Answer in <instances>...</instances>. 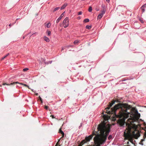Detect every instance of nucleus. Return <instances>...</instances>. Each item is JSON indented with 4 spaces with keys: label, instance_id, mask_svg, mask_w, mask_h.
Instances as JSON below:
<instances>
[{
    "label": "nucleus",
    "instance_id": "nucleus-23",
    "mask_svg": "<svg viewBox=\"0 0 146 146\" xmlns=\"http://www.w3.org/2000/svg\"><path fill=\"white\" fill-rule=\"evenodd\" d=\"M21 84L22 85H23L24 86H25L29 88V86L27 85L26 84H23V83H21Z\"/></svg>",
    "mask_w": 146,
    "mask_h": 146
},
{
    "label": "nucleus",
    "instance_id": "nucleus-38",
    "mask_svg": "<svg viewBox=\"0 0 146 146\" xmlns=\"http://www.w3.org/2000/svg\"><path fill=\"white\" fill-rule=\"evenodd\" d=\"M106 1L107 2H109L110 1V0H106Z\"/></svg>",
    "mask_w": 146,
    "mask_h": 146
},
{
    "label": "nucleus",
    "instance_id": "nucleus-19",
    "mask_svg": "<svg viewBox=\"0 0 146 146\" xmlns=\"http://www.w3.org/2000/svg\"><path fill=\"white\" fill-rule=\"evenodd\" d=\"M51 26V24L50 22L48 23L46 25V27L48 28H49Z\"/></svg>",
    "mask_w": 146,
    "mask_h": 146
},
{
    "label": "nucleus",
    "instance_id": "nucleus-43",
    "mask_svg": "<svg viewBox=\"0 0 146 146\" xmlns=\"http://www.w3.org/2000/svg\"><path fill=\"white\" fill-rule=\"evenodd\" d=\"M33 36V35H30V37H31V36Z\"/></svg>",
    "mask_w": 146,
    "mask_h": 146
},
{
    "label": "nucleus",
    "instance_id": "nucleus-32",
    "mask_svg": "<svg viewBox=\"0 0 146 146\" xmlns=\"http://www.w3.org/2000/svg\"><path fill=\"white\" fill-rule=\"evenodd\" d=\"M48 108V106H45L44 107V108L46 110H47Z\"/></svg>",
    "mask_w": 146,
    "mask_h": 146
},
{
    "label": "nucleus",
    "instance_id": "nucleus-39",
    "mask_svg": "<svg viewBox=\"0 0 146 146\" xmlns=\"http://www.w3.org/2000/svg\"><path fill=\"white\" fill-rule=\"evenodd\" d=\"M25 38V36H23V39H24Z\"/></svg>",
    "mask_w": 146,
    "mask_h": 146
},
{
    "label": "nucleus",
    "instance_id": "nucleus-4",
    "mask_svg": "<svg viewBox=\"0 0 146 146\" xmlns=\"http://www.w3.org/2000/svg\"><path fill=\"white\" fill-rule=\"evenodd\" d=\"M69 19L68 17H66L63 20V24L64 28H66L69 25Z\"/></svg>",
    "mask_w": 146,
    "mask_h": 146
},
{
    "label": "nucleus",
    "instance_id": "nucleus-18",
    "mask_svg": "<svg viewBox=\"0 0 146 146\" xmlns=\"http://www.w3.org/2000/svg\"><path fill=\"white\" fill-rule=\"evenodd\" d=\"M52 61H48V62L44 61V63L46 64H49V63L51 64L52 63Z\"/></svg>",
    "mask_w": 146,
    "mask_h": 146
},
{
    "label": "nucleus",
    "instance_id": "nucleus-31",
    "mask_svg": "<svg viewBox=\"0 0 146 146\" xmlns=\"http://www.w3.org/2000/svg\"><path fill=\"white\" fill-rule=\"evenodd\" d=\"M59 143L57 142L55 146H60V145H59Z\"/></svg>",
    "mask_w": 146,
    "mask_h": 146
},
{
    "label": "nucleus",
    "instance_id": "nucleus-22",
    "mask_svg": "<svg viewBox=\"0 0 146 146\" xmlns=\"http://www.w3.org/2000/svg\"><path fill=\"white\" fill-rule=\"evenodd\" d=\"M9 54V53L7 54L5 56L3 57L1 59L2 60H3L5 58H6L7 56H8Z\"/></svg>",
    "mask_w": 146,
    "mask_h": 146
},
{
    "label": "nucleus",
    "instance_id": "nucleus-37",
    "mask_svg": "<svg viewBox=\"0 0 146 146\" xmlns=\"http://www.w3.org/2000/svg\"><path fill=\"white\" fill-rule=\"evenodd\" d=\"M64 135H62V137H61L60 138L61 139L62 138H63L64 137Z\"/></svg>",
    "mask_w": 146,
    "mask_h": 146
},
{
    "label": "nucleus",
    "instance_id": "nucleus-27",
    "mask_svg": "<svg viewBox=\"0 0 146 146\" xmlns=\"http://www.w3.org/2000/svg\"><path fill=\"white\" fill-rule=\"evenodd\" d=\"M29 69V68H24L23 69V71H24V72H25V71H26L28 70Z\"/></svg>",
    "mask_w": 146,
    "mask_h": 146
},
{
    "label": "nucleus",
    "instance_id": "nucleus-33",
    "mask_svg": "<svg viewBox=\"0 0 146 146\" xmlns=\"http://www.w3.org/2000/svg\"><path fill=\"white\" fill-rule=\"evenodd\" d=\"M77 19H79H79H81V17H80V16H79V17H77Z\"/></svg>",
    "mask_w": 146,
    "mask_h": 146
},
{
    "label": "nucleus",
    "instance_id": "nucleus-24",
    "mask_svg": "<svg viewBox=\"0 0 146 146\" xmlns=\"http://www.w3.org/2000/svg\"><path fill=\"white\" fill-rule=\"evenodd\" d=\"M139 20L142 23H143L144 22V21H143L142 18H139Z\"/></svg>",
    "mask_w": 146,
    "mask_h": 146
},
{
    "label": "nucleus",
    "instance_id": "nucleus-34",
    "mask_svg": "<svg viewBox=\"0 0 146 146\" xmlns=\"http://www.w3.org/2000/svg\"><path fill=\"white\" fill-rule=\"evenodd\" d=\"M61 139V138H60V139H58V141L57 142L59 143Z\"/></svg>",
    "mask_w": 146,
    "mask_h": 146
},
{
    "label": "nucleus",
    "instance_id": "nucleus-29",
    "mask_svg": "<svg viewBox=\"0 0 146 146\" xmlns=\"http://www.w3.org/2000/svg\"><path fill=\"white\" fill-rule=\"evenodd\" d=\"M82 11H80L78 13V15H80L82 14Z\"/></svg>",
    "mask_w": 146,
    "mask_h": 146
},
{
    "label": "nucleus",
    "instance_id": "nucleus-21",
    "mask_svg": "<svg viewBox=\"0 0 146 146\" xmlns=\"http://www.w3.org/2000/svg\"><path fill=\"white\" fill-rule=\"evenodd\" d=\"M38 34V33L37 32H35V33H33L32 34V35H33V37H34L36 35Z\"/></svg>",
    "mask_w": 146,
    "mask_h": 146
},
{
    "label": "nucleus",
    "instance_id": "nucleus-45",
    "mask_svg": "<svg viewBox=\"0 0 146 146\" xmlns=\"http://www.w3.org/2000/svg\"><path fill=\"white\" fill-rule=\"evenodd\" d=\"M52 118H54V116H52Z\"/></svg>",
    "mask_w": 146,
    "mask_h": 146
},
{
    "label": "nucleus",
    "instance_id": "nucleus-2",
    "mask_svg": "<svg viewBox=\"0 0 146 146\" xmlns=\"http://www.w3.org/2000/svg\"><path fill=\"white\" fill-rule=\"evenodd\" d=\"M97 131H93L92 135L95 136L94 140L95 146H100L101 145L104 143L111 130V126L109 124H106L104 123H100L97 128Z\"/></svg>",
    "mask_w": 146,
    "mask_h": 146
},
{
    "label": "nucleus",
    "instance_id": "nucleus-46",
    "mask_svg": "<svg viewBox=\"0 0 146 146\" xmlns=\"http://www.w3.org/2000/svg\"><path fill=\"white\" fill-rule=\"evenodd\" d=\"M127 146H129V145H127Z\"/></svg>",
    "mask_w": 146,
    "mask_h": 146
},
{
    "label": "nucleus",
    "instance_id": "nucleus-17",
    "mask_svg": "<svg viewBox=\"0 0 146 146\" xmlns=\"http://www.w3.org/2000/svg\"><path fill=\"white\" fill-rule=\"evenodd\" d=\"M46 33H47V35L48 36H50L51 35V32L50 31L48 30H47L46 31Z\"/></svg>",
    "mask_w": 146,
    "mask_h": 146
},
{
    "label": "nucleus",
    "instance_id": "nucleus-30",
    "mask_svg": "<svg viewBox=\"0 0 146 146\" xmlns=\"http://www.w3.org/2000/svg\"><path fill=\"white\" fill-rule=\"evenodd\" d=\"M39 100L41 102V103L42 102V98L40 96L39 97Z\"/></svg>",
    "mask_w": 146,
    "mask_h": 146
},
{
    "label": "nucleus",
    "instance_id": "nucleus-8",
    "mask_svg": "<svg viewBox=\"0 0 146 146\" xmlns=\"http://www.w3.org/2000/svg\"><path fill=\"white\" fill-rule=\"evenodd\" d=\"M21 83H19V82H13V83H11L10 84H7L5 83H3L2 84V85H7L9 86V85H13V84H21Z\"/></svg>",
    "mask_w": 146,
    "mask_h": 146
},
{
    "label": "nucleus",
    "instance_id": "nucleus-26",
    "mask_svg": "<svg viewBox=\"0 0 146 146\" xmlns=\"http://www.w3.org/2000/svg\"><path fill=\"white\" fill-rule=\"evenodd\" d=\"M108 138V139L109 140H110L111 139H112V135H110L109 136Z\"/></svg>",
    "mask_w": 146,
    "mask_h": 146
},
{
    "label": "nucleus",
    "instance_id": "nucleus-9",
    "mask_svg": "<svg viewBox=\"0 0 146 146\" xmlns=\"http://www.w3.org/2000/svg\"><path fill=\"white\" fill-rule=\"evenodd\" d=\"M68 4L67 3H64L61 7L60 8L61 10H62L64 9L67 6Z\"/></svg>",
    "mask_w": 146,
    "mask_h": 146
},
{
    "label": "nucleus",
    "instance_id": "nucleus-11",
    "mask_svg": "<svg viewBox=\"0 0 146 146\" xmlns=\"http://www.w3.org/2000/svg\"><path fill=\"white\" fill-rule=\"evenodd\" d=\"M106 9L105 8H103V9L102 10H101V12H102V14H103V15L106 12Z\"/></svg>",
    "mask_w": 146,
    "mask_h": 146
},
{
    "label": "nucleus",
    "instance_id": "nucleus-12",
    "mask_svg": "<svg viewBox=\"0 0 146 146\" xmlns=\"http://www.w3.org/2000/svg\"><path fill=\"white\" fill-rule=\"evenodd\" d=\"M103 15V14H102L101 13H100L98 16V19H100L102 18V17Z\"/></svg>",
    "mask_w": 146,
    "mask_h": 146
},
{
    "label": "nucleus",
    "instance_id": "nucleus-41",
    "mask_svg": "<svg viewBox=\"0 0 146 146\" xmlns=\"http://www.w3.org/2000/svg\"><path fill=\"white\" fill-rule=\"evenodd\" d=\"M124 135H126V133H125V131L124 132Z\"/></svg>",
    "mask_w": 146,
    "mask_h": 146
},
{
    "label": "nucleus",
    "instance_id": "nucleus-40",
    "mask_svg": "<svg viewBox=\"0 0 146 146\" xmlns=\"http://www.w3.org/2000/svg\"><path fill=\"white\" fill-rule=\"evenodd\" d=\"M9 27H11V24H10L9 25Z\"/></svg>",
    "mask_w": 146,
    "mask_h": 146
},
{
    "label": "nucleus",
    "instance_id": "nucleus-3",
    "mask_svg": "<svg viewBox=\"0 0 146 146\" xmlns=\"http://www.w3.org/2000/svg\"><path fill=\"white\" fill-rule=\"evenodd\" d=\"M92 135H90L88 136H86L84 140H83L81 142V144L83 145L85 143H87L89 142L90 140L92 139Z\"/></svg>",
    "mask_w": 146,
    "mask_h": 146
},
{
    "label": "nucleus",
    "instance_id": "nucleus-5",
    "mask_svg": "<svg viewBox=\"0 0 146 146\" xmlns=\"http://www.w3.org/2000/svg\"><path fill=\"white\" fill-rule=\"evenodd\" d=\"M136 133H135V131H133V136L136 139L140 136V133L139 131H136Z\"/></svg>",
    "mask_w": 146,
    "mask_h": 146
},
{
    "label": "nucleus",
    "instance_id": "nucleus-28",
    "mask_svg": "<svg viewBox=\"0 0 146 146\" xmlns=\"http://www.w3.org/2000/svg\"><path fill=\"white\" fill-rule=\"evenodd\" d=\"M60 9V7H58L55 8V9H54V10H53V12H54L56 11L58 9Z\"/></svg>",
    "mask_w": 146,
    "mask_h": 146
},
{
    "label": "nucleus",
    "instance_id": "nucleus-13",
    "mask_svg": "<svg viewBox=\"0 0 146 146\" xmlns=\"http://www.w3.org/2000/svg\"><path fill=\"white\" fill-rule=\"evenodd\" d=\"M59 132L61 134L63 135H64V133L63 131L62 130L61 128L59 129Z\"/></svg>",
    "mask_w": 146,
    "mask_h": 146
},
{
    "label": "nucleus",
    "instance_id": "nucleus-10",
    "mask_svg": "<svg viewBox=\"0 0 146 146\" xmlns=\"http://www.w3.org/2000/svg\"><path fill=\"white\" fill-rule=\"evenodd\" d=\"M44 40L47 42H49L50 41V40L46 36H44Z\"/></svg>",
    "mask_w": 146,
    "mask_h": 146
},
{
    "label": "nucleus",
    "instance_id": "nucleus-7",
    "mask_svg": "<svg viewBox=\"0 0 146 146\" xmlns=\"http://www.w3.org/2000/svg\"><path fill=\"white\" fill-rule=\"evenodd\" d=\"M146 8V3L143 5L141 7L140 9L141 10L142 13H143L145 11V9Z\"/></svg>",
    "mask_w": 146,
    "mask_h": 146
},
{
    "label": "nucleus",
    "instance_id": "nucleus-14",
    "mask_svg": "<svg viewBox=\"0 0 146 146\" xmlns=\"http://www.w3.org/2000/svg\"><path fill=\"white\" fill-rule=\"evenodd\" d=\"M86 28L87 29H90L92 28V25H87L86 27Z\"/></svg>",
    "mask_w": 146,
    "mask_h": 146
},
{
    "label": "nucleus",
    "instance_id": "nucleus-42",
    "mask_svg": "<svg viewBox=\"0 0 146 146\" xmlns=\"http://www.w3.org/2000/svg\"><path fill=\"white\" fill-rule=\"evenodd\" d=\"M64 49V48H62V50H63Z\"/></svg>",
    "mask_w": 146,
    "mask_h": 146
},
{
    "label": "nucleus",
    "instance_id": "nucleus-6",
    "mask_svg": "<svg viewBox=\"0 0 146 146\" xmlns=\"http://www.w3.org/2000/svg\"><path fill=\"white\" fill-rule=\"evenodd\" d=\"M64 13L65 12H63L56 20V23H58V22H59L60 21L62 18L63 17V16L64 15Z\"/></svg>",
    "mask_w": 146,
    "mask_h": 146
},
{
    "label": "nucleus",
    "instance_id": "nucleus-16",
    "mask_svg": "<svg viewBox=\"0 0 146 146\" xmlns=\"http://www.w3.org/2000/svg\"><path fill=\"white\" fill-rule=\"evenodd\" d=\"M90 20L88 19H86L83 21L84 23H87Z\"/></svg>",
    "mask_w": 146,
    "mask_h": 146
},
{
    "label": "nucleus",
    "instance_id": "nucleus-1",
    "mask_svg": "<svg viewBox=\"0 0 146 146\" xmlns=\"http://www.w3.org/2000/svg\"><path fill=\"white\" fill-rule=\"evenodd\" d=\"M115 101H113L110 103V107L106 109L108 113H114L116 117L119 119L117 120V123L120 127H124L125 123V119L129 117V115L131 117H137L138 119L140 116L136 108H132L129 105L127 104L119 103L115 105L113 108H110L114 104Z\"/></svg>",
    "mask_w": 146,
    "mask_h": 146
},
{
    "label": "nucleus",
    "instance_id": "nucleus-25",
    "mask_svg": "<svg viewBox=\"0 0 146 146\" xmlns=\"http://www.w3.org/2000/svg\"><path fill=\"white\" fill-rule=\"evenodd\" d=\"M92 10V8L91 7H90L88 9V11L91 12Z\"/></svg>",
    "mask_w": 146,
    "mask_h": 146
},
{
    "label": "nucleus",
    "instance_id": "nucleus-20",
    "mask_svg": "<svg viewBox=\"0 0 146 146\" xmlns=\"http://www.w3.org/2000/svg\"><path fill=\"white\" fill-rule=\"evenodd\" d=\"M144 140H145V138H144L143 139H142L141 140V141L139 143V144L141 145H143V143H141Z\"/></svg>",
    "mask_w": 146,
    "mask_h": 146
},
{
    "label": "nucleus",
    "instance_id": "nucleus-15",
    "mask_svg": "<svg viewBox=\"0 0 146 146\" xmlns=\"http://www.w3.org/2000/svg\"><path fill=\"white\" fill-rule=\"evenodd\" d=\"M80 42L78 40H75L73 42L74 44H77L78 43Z\"/></svg>",
    "mask_w": 146,
    "mask_h": 146
},
{
    "label": "nucleus",
    "instance_id": "nucleus-44",
    "mask_svg": "<svg viewBox=\"0 0 146 146\" xmlns=\"http://www.w3.org/2000/svg\"><path fill=\"white\" fill-rule=\"evenodd\" d=\"M30 33H29L28 34V35H29V34Z\"/></svg>",
    "mask_w": 146,
    "mask_h": 146
},
{
    "label": "nucleus",
    "instance_id": "nucleus-35",
    "mask_svg": "<svg viewBox=\"0 0 146 146\" xmlns=\"http://www.w3.org/2000/svg\"><path fill=\"white\" fill-rule=\"evenodd\" d=\"M137 18L139 20V18H141L139 16H137Z\"/></svg>",
    "mask_w": 146,
    "mask_h": 146
},
{
    "label": "nucleus",
    "instance_id": "nucleus-36",
    "mask_svg": "<svg viewBox=\"0 0 146 146\" xmlns=\"http://www.w3.org/2000/svg\"><path fill=\"white\" fill-rule=\"evenodd\" d=\"M137 18L139 20V18H141L139 16H137Z\"/></svg>",
    "mask_w": 146,
    "mask_h": 146
}]
</instances>
